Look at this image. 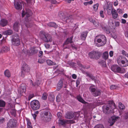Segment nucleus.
I'll return each instance as SVG.
<instances>
[{
	"mask_svg": "<svg viewBox=\"0 0 128 128\" xmlns=\"http://www.w3.org/2000/svg\"><path fill=\"white\" fill-rule=\"evenodd\" d=\"M94 42L95 43L96 42L100 43V44H96L97 46L100 47L104 45L106 43V38L103 35H98L94 39Z\"/></svg>",
	"mask_w": 128,
	"mask_h": 128,
	"instance_id": "obj_1",
	"label": "nucleus"
},
{
	"mask_svg": "<svg viewBox=\"0 0 128 128\" xmlns=\"http://www.w3.org/2000/svg\"><path fill=\"white\" fill-rule=\"evenodd\" d=\"M114 104H108L104 105L102 107L104 112L106 114H108L112 112L115 108Z\"/></svg>",
	"mask_w": 128,
	"mask_h": 128,
	"instance_id": "obj_2",
	"label": "nucleus"
},
{
	"mask_svg": "<svg viewBox=\"0 0 128 128\" xmlns=\"http://www.w3.org/2000/svg\"><path fill=\"white\" fill-rule=\"evenodd\" d=\"M30 106L34 110L38 109L40 107L39 102L37 100H34L31 102Z\"/></svg>",
	"mask_w": 128,
	"mask_h": 128,
	"instance_id": "obj_3",
	"label": "nucleus"
},
{
	"mask_svg": "<svg viewBox=\"0 0 128 128\" xmlns=\"http://www.w3.org/2000/svg\"><path fill=\"white\" fill-rule=\"evenodd\" d=\"M21 76L24 77V75L28 74L30 71V68L27 64H25L21 68Z\"/></svg>",
	"mask_w": 128,
	"mask_h": 128,
	"instance_id": "obj_4",
	"label": "nucleus"
},
{
	"mask_svg": "<svg viewBox=\"0 0 128 128\" xmlns=\"http://www.w3.org/2000/svg\"><path fill=\"white\" fill-rule=\"evenodd\" d=\"M17 121L14 119H11L7 124L8 128H15L16 126Z\"/></svg>",
	"mask_w": 128,
	"mask_h": 128,
	"instance_id": "obj_5",
	"label": "nucleus"
},
{
	"mask_svg": "<svg viewBox=\"0 0 128 128\" xmlns=\"http://www.w3.org/2000/svg\"><path fill=\"white\" fill-rule=\"evenodd\" d=\"M32 12L30 10L27 9L25 10H23L22 12V17L26 16V19L29 18L32 14Z\"/></svg>",
	"mask_w": 128,
	"mask_h": 128,
	"instance_id": "obj_6",
	"label": "nucleus"
},
{
	"mask_svg": "<svg viewBox=\"0 0 128 128\" xmlns=\"http://www.w3.org/2000/svg\"><path fill=\"white\" fill-rule=\"evenodd\" d=\"M119 118V117L116 116H111L108 120V122L110 124V126H112Z\"/></svg>",
	"mask_w": 128,
	"mask_h": 128,
	"instance_id": "obj_7",
	"label": "nucleus"
},
{
	"mask_svg": "<svg viewBox=\"0 0 128 128\" xmlns=\"http://www.w3.org/2000/svg\"><path fill=\"white\" fill-rule=\"evenodd\" d=\"M22 3L20 2L19 0H15L14 6L16 9L18 10H21L22 8Z\"/></svg>",
	"mask_w": 128,
	"mask_h": 128,
	"instance_id": "obj_8",
	"label": "nucleus"
},
{
	"mask_svg": "<svg viewBox=\"0 0 128 128\" xmlns=\"http://www.w3.org/2000/svg\"><path fill=\"white\" fill-rule=\"evenodd\" d=\"M12 44L14 46H17L19 45L20 43V40L19 37L17 36L16 38H14L12 40Z\"/></svg>",
	"mask_w": 128,
	"mask_h": 128,
	"instance_id": "obj_9",
	"label": "nucleus"
},
{
	"mask_svg": "<svg viewBox=\"0 0 128 128\" xmlns=\"http://www.w3.org/2000/svg\"><path fill=\"white\" fill-rule=\"evenodd\" d=\"M43 40L44 42H50L52 41V37L51 36L48 34H46L44 35V37L43 38Z\"/></svg>",
	"mask_w": 128,
	"mask_h": 128,
	"instance_id": "obj_10",
	"label": "nucleus"
},
{
	"mask_svg": "<svg viewBox=\"0 0 128 128\" xmlns=\"http://www.w3.org/2000/svg\"><path fill=\"white\" fill-rule=\"evenodd\" d=\"M26 90V85L24 84H22L19 88L18 91L21 94L23 93H24Z\"/></svg>",
	"mask_w": 128,
	"mask_h": 128,
	"instance_id": "obj_11",
	"label": "nucleus"
},
{
	"mask_svg": "<svg viewBox=\"0 0 128 128\" xmlns=\"http://www.w3.org/2000/svg\"><path fill=\"white\" fill-rule=\"evenodd\" d=\"M74 116V114L73 113L71 112H68L66 114L65 117L66 118L71 119L73 118Z\"/></svg>",
	"mask_w": 128,
	"mask_h": 128,
	"instance_id": "obj_12",
	"label": "nucleus"
},
{
	"mask_svg": "<svg viewBox=\"0 0 128 128\" xmlns=\"http://www.w3.org/2000/svg\"><path fill=\"white\" fill-rule=\"evenodd\" d=\"M117 61L119 64L121 62L123 66H128V61L126 59L124 60H122L121 61L118 59Z\"/></svg>",
	"mask_w": 128,
	"mask_h": 128,
	"instance_id": "obj_13",
	"label": "nucleus"
},
{
	"mask_svg": "<svg viewBox=\"0 0 128 128\" xmlns=\"http://www.w3.org/2000/svg\"><path fill=\"white\" fill-rule=\"evenodd\" d=\"M72 38H68L66 41L64 43V44H63V47L64 48V49L66 48H69V46H68L67 47H64V46L65 45H67L69 44H70L72 42Z\"/></svg>",
	"mask_w": 128,
	"mask_h": 128,
	"instance_id": "obj_14",
	"label": "nucleus"
},
{
	"mask_svg": "<svg viewBox=\"0 0 128 128\" xmlns=\"http://www.w3.org/2000/svg\"><path fill=\"white\" fill-rule=\"evenodd\" d=\"M70 122V121L69 120H61L59 121L58 124L60 125H64L66 124H68Z\"/></svg>",
	"mask_w": 128,
	"mask_h": 128,
	"instance_id": "obj_15",
	"label": "nucleus"
},
{
	"mask_svg": "<svg viewBox=\"0 0 128 128\" xmlns=\"http://www.w3.org/2000/svg\"><path fill=\"white\" fill-rule=\"evenodd\" d=\"M98 55V53L96 52H91L89 53V56L91 58H96Z\"/></svg>",
	"mask_w": 128,
	"mask_h": 128,
	"instance_id": "obj_16",
	"label": "nucleus"
},
{
	"mask_svg": "<svg viewBox=\"0 0 128 128\" xmlns=\"http://www.w3.org/2000/svg\"><path fill=\"white\" fill-rule=\"evenodd\" d=\"M111 13L112 14V17L114 18L115 19L117 18L118 16V15L116 10L114 9L112 10Z\"/></svg>",
	"mask_w": 128,
	"mask_h": 128,
	"instance_id": "obj_17",
	"label": "nucleus"
},
{
	"mask_svg": "<svg viewBox=\"0 0 128 128\" xmlns=\"http://www.w3.org/2000/svg\"><path fill=\"white\" fill-rule=\"evenodd\" d=\"M107 13L108 15L112 13V10L113 9H112V5L111 4L109 3L108 6H107Z\"/></svg>",
	"mask_w": 128,
	"mask_h": 128,
	"instance_id": "obj_18",
	"label": "nucleus"
},
{
	"mask_svg": "<svg viewBox=\"0 0 128 128\" xmlns=\"http://www.w3.org/2000/svg\"><path fill=\"white\" fill-rule=\"evenodd\" d=\"M8 23L7 20L5 19H2L0 22V25L3 27L6 26Z\"/></svg>",
	"mask_w": 128,
	"mask_h": 128,
	"instance_id": "obj_19",
	"label": "nucleus"
},
{
	"mask_svg": "<svg viewBox=\"0 0 128 128\" xmlns=\"http://www.w3.org/2000/svg\"><path fill=\"white\" fill-rule=\"evenodd\" d=\"M88 32L86 31L82 33L80 36L82 40H84L87 36Z\"/></svg>",
	"mask_w": 128,
	"mask_h": 128,
	"instance_id": "obj_20",
	"label": "nucleus"
},
{
	"mask_svg": "<svg viewBox=\"0 0 128 128\" xmlns=\"http://www.w3.org/2000/svg\"><path fill=\"white\" fill-rule=\"evenodd\" d=\"M125 72V70L122 68H120L118 66L117 70V71L116 72H118L120 73H122Z\"/></svg>",
	"mask_w": 128,
	"mask_h": 128,
	"instance_id": "obj_21",
	"label": "nucleus"
},
{
	"mask_svg": "<svg viewBox=\"0 0 128 128\" xmlns=\"http://www.w3.org/2000/svg\"><path fill=\"white\" fill-rule=\"evenodd\" d=\"M63 84L62 81L60 80L57 84V90H59L62 87Z\"/></svg>",
	"mask_w": 128,
	"mask_h": 128,
	"instance_id": "obj_22",
	"label": "nucleus"
},
{
	"mask_svg": "<svg viewBox=\"0 0 128 128\" xmlns=\"http://www.w3.org/2000/svg\"><path fill=\"white\" fill-rule=\"evenodd\" d=\"M9 50V48L7 46H4L2 47L1 50V52H6Z\"/></svg>",
	"mask_w": 128,
	"mask_h": 128,
	"instance_id": "obj_23",
	"label": "nucleus"
},
{
	"mask_svg": "<svg viewBox=\"0 0 128 128\" xmlns=\"http://www.w3.org/2000/svg\"><path fill=\"white\" fill-rule=\"evenodd\" d=\"M19 24L18 22H15L14 25V30L16 31H18L19 28Z\"/></svg>",
	"mask_w": 128,
	"mask_h": 128,
	"instance_id": "obj_24",
	"label": "nucleus"
},
{
	"mask_svg": "<svg viewBox=\"0 0 128 128\" xmlns=\"http://www.w3.org/2000/svg\"><path fill=\"white\" fill-rule=\"evenodd\" d=\"M38 51L35 50L34 48H32L30 50L28 54H33L37 52Z\"/></svg>",
	"mask_w": 128,
	"mask_h": 128,
	"instance_id": "obj_25",
	"label": "nucleus"
},
{
	"mask_svg": "<svg viewBox=\"0 0 128 128\" xmlns=\"http://www.w3.org/2000/svg\"><path fill=\"white\" fill-rule=\"evenodd\" d=\"M78 100L83 103L86 104V102L80 96H77Z\"/></svg>",
	"mask_w": 128,
	"mask_h": 128,
	"instance_id": "obj_26",
	"label": "nucleus"
},
{
	"mask_svg": "<svg viewBox=\"0 0 128 128\" xmlns=\"http://www.w3.org/2000/svg\"><path fill=\"white\" fill-rule=\"evenodd\" d=\"M12 32V31L11 30H9L3 32V34L5 35H10Z\"/></svg>",
	"mask_w": 128,
	"mask_h": 128,
	"instance_id": "obj_27",
	"label": "nucleus"
},
{
	"mask_svg": "<svg viewBox=\"0 0 128 128\" xmlns=\"http://www.w3.org/2000/svg\"><path fill=\"white\" fill-rule=\"evenodd\" d=\"M101 94L100 90H96L93 94V95L95 96H97Z\"/></svg>",
	"mask_w": 128,
	"mask_h": 128,
	"instance_id": "obj_28",
	"label": "nucleus"
},
{
	"mask_svg": "<svg viewBox=\"0 0 128 128\" xmlns=\"http://www.w3.org/2000/svg\"><path fill=\"white\" fill-rule=\"evenodd\" d=\"M118 67V66L117 65H113L111 66V69L112 71L116 72Z\"/></svg>",
	"mask_w": 128,
	"mask_h": 128,
	"instance_id": "obj_29",
	"label": "nucleus"
},
{
	"mask_svg": "<svg viewBox=\"0 0 128 128\" xmlns=\"http://www.w3.org/2000/svg\"><path fill=\"white\" fill-rule=\"evenodd\" d=\"M48 26H49L56 27L57 26L56 24L54 22H50L47 24Z\"/></svg>",
	"mask_w": 128,
	"mask_h": 128,
	"instance_id": "obj_30",
	"label": "nucleus"
},
{
	"mask_svg": "<svg viewBox=\"0 0 128 128\" xmlns=\"http://www.w3.org/2000/svg\"><path fill=\"white\" fill-rule=\"evenodd\" d=\"M30 18H28L26 19V22L25 23V25L28 28L32 26L31 25H30V24H30V22H28V20Z\"/></svg>",
	"mask_w": 128,
	"mask_h": 128,
	"instance_id": "obj_31",
	"label": "nucleus"
},
{
	"mask_svg": "<svg viewBox=\"0 0 128 128\" xmlns=\"http://www.w3.org/2000/svg\"><path fill=\"white\" fill-rule=\"evenodd\" d=\"M4 74L5 76L8 78L10 77V74L9 71L8 70H6L5 71Z\"/></svg>",
	"mask_w": 128,
	"mask_h": 128,
	"instance_id": "obj_32",
	"label": "nucleus"
},
{
	"mask_svg": "<svg viewBox=\"0 0 128 128\" xmlns=\"http://www.w3.org/2000/svg\"><path fill=\"white\" fill-rule=\"evenodd\" d=\"M60 18L61 19L63 20L65 22H68V17H66L64 16H61L60 15Z\"/></svg>",
	"mask_w": 128,
	"mask_h": 128,
	"instance_id": "obj_33",
	"label": "nucleus"
},
{
	"mask_svg": "<svg viewBox=\"0 0 128 128\" xmlns=\"http://www.w3.org/2000/svg\"><path fill=\"white\" fill-rule=\"evenodd\" d=\"M103 58L105 59H107L108 56V52H104L103 55Z\"/></svg>",
	"mask_w": 128,
	"mask_h": 128,
	"instance_id": "obj_34",
	"label": "nucleus"
},
{
	"mask_svg": "<svg viewBox=\"0 0 128 128\" xmlns=\"http://www.w3.org/2000/svg\"><path fill=\"white\" fill-rule=\"evenodd\" d=\"M95 86L94 85L91 86L89 88L90 91L92 92H94L96 91V89Z\"/></svg>",
	"mask_w": 128,
	"mask_h": 128,
	"instance_id": "obj_35",
	"label": "nucleus"
},
{
	"mask_svg": "<svg viewBox=\"0 0 128 128\" xmlns=\"http://www.w3.org/2000/svg\"><path fill=\"white\" fill-rule=\"evenodd\" d=\"M118 107L120 109L124 110L125 109V106L120 102L119 103Z\"/></svg>",
	"mask_w": 128,
	"mask_h": 128,
	"instance_id": "obj_36",
	"label": "nucleus"
},
{
	"mask_svg": "<svg viewBox=\"0 0 128 128\" xmlns=\"http://www.w3.org/2000/svg\"><path fill=\"white\" fill-rule=\"evenodd\" d=\"M46 62L47 64L49 65H52L55 64V63L49 60H46Z\"/></svg>",
	"mask_w": 128,
	"mask_h": 128,
	"instance_id": "obj_37",
	"label": "nucleus"
},
{
	"mask_svg": "<svg viewBox=\"0 0 128 128\" xmlns=\"http://www.w3.org/2000/svg\"><path fill=\"white\" fill-rule=\"evenodd\" d=\"M28 128H32L31 123L30 120H28L27 122Z\"/></svg>",
	"mask_w": 128,
	"mask_h": 128,
	"instance_id": "obj_38",
	"label": "nucleus"
},
{
	"mask_svg": "<svg viewBox=\"0 0 128 128\" xmlns=\"http://www.w3.org/2000/svg\"><path fill=\"white\" fill-rule=\"evenodd\" d=\"M30 84H32V85L33 86H34L35 85H37V86H38L40 83V82L38 81H37L35 83V85H34L32 83V80H30Z\"/></svg>",
	"mask_w": 128,
	"mask_h": 128,
	"instance_id": "obj_39",
	"label": "nucleus"
},
{
	"mask_svg": "<svg viewBox=\"0 0 128 128\" xmlns=\"http://www.w3.org/2000/svg\"><path fill=\"white\" fill-rule=\"evenodd\" d=\"M98 5V3L94 5L93 6V9L94 11H96L97 10Z\"/></svg>",
	"mask_w": 128,
	"mask_h": 128,
	"instance_id": "obj_40",
	"label": "nucleus"
},
{
	"mask_svg": "<svg viewBox=\"0 0 128 128\" xmlns=\"http://www.w3.org/2000/svg\"><path fill=\"white\" fill-rule=\"evenodd\" d=\"M5 105V103L4 101L0 100V106L1 107H4Z\"/></svg>",
	"mask_w": 128,
	"mask_h": 128,
	"instance_id": "obj_41",
	"label": "nucleus"
},
{
	"mask_svg": "<svg viewBox=\"0 0 128 128\" xmlns=\"http://www.w3.org/2000/svg\"><path fill=\"white\" fill-rule=\"evenodd\" d=\"M47 96V94L46 93L43 94L42 98L44 100H46V99Z\"/></svg>",
	"mask_w": 128,
	"mask_h": 128,
	"instance_id": "obj_42",
	"label": "nucleus"
},
{
	"mask_svg": "<svg viewBox=\"0 0 128 128\" xmlns=\"http://www.w3.org/2000/svg\"><path fill=\"white\" fill-rule=\"evenodd\" d=\"M86 75L87 76H89L90 78L92 80H94L95 77L94 76L92 75L90 73H86Z\"/></svg>",
	"mask_w": 128,
	"mask_h": 128,
	"instance_id": "obj_43",
	"label": "nucleus"
},
{
	"mask_svg": "<svg viewBox=\"0 0 128 128\" xmlns=\"http://www.w3.org/2000/svg\"><path fill=\"white\" fill-rule=\"evenodd\" d=\"M118 88V86L115 85H112L110 87V88L111 90H113L116 89Z\"/></svg>",
	"mask_w": 128,
	"mask_h": 128,
	"instance_id": "obj_44",
	"label": "nucleus"
},
{
	"mask_svg": "<svg viewBox=\"0 0 128 128\" xmlns=\"http://www.w3.org/2000/svg\"><path fill=\"white\" fill-rule=\"evenodd\" d=\"M94 128H104L103 126L101 124L96 125Z\"/></svg>",
	"mask_w": 128,
	"mask_h": 128,
	"instance_id": "obj_45",
	"label": "nucleus"
},
{
	"mask_svg": "<svg viewBox=\"0 0 128 128\" xmlns=\"http://www.w3.org/2000/svg\"><path fill=\"white\" fill-rule=\"evenodd\" d=\"M60 94H59L56 97V100L57 102H59L60 100Z\"/></svg>",
	"mask_w": 128,
	"mask_h": 128,
	"instance_id": "obj_46",
	"label": "nucleus"
},
{
	"mask_svg": "<svg viewBox=\"0 0 128 128\" xmlns=\"http://www.w3.org/2000/svg\"><path fill=\"white\" fill-rule=\"evenodd\" d=\"M122 54L125 56H126L128 57V54L126 53L125 51L124 50L122 51Z\"/></svg>",
	"mask_w": 128,
	"mask_h": 128,
	"instance_id": "obj_47",
	"label": "nucleus"
},
{
	"mask_svg": "<svg viewBox=\"0 0 128 128\" xmlns=\"http://www.w3.org/2000/svg\"><path fill=\"white\" fill-rule=\"evenodd\" d=\"M100 16L102 18H104V15L103 14V12L102 10L100 11Z\"/></svg>",
	"mask_w": 128,
	"mask_h": 128,
	"instance_id": "obj_48",
	"label": "nucleus"
},
{
	"mask_svg": "<svg viewBox=\"0 0 128 128\" xmlns=\"http://www.w3.org/2000/svg\"><path fill=\"white\" fill-rule=\"evenodd\" d=\"M92 22L93 24L96 27H98L99 25V23L95 22V21Z\"/></svg>",
	"mask_w": 128,
	"mask_h": 128,
	"instance_id": "obj_49",
	"label": "nucleus"
},
{
	"mask_svg": "<svg viewBox=\"0 0 128 128\" xmlns=\"http://www.w3.org/2000/svg\"><path fill=\"white\" fill-rule=\"evenodd\" d=\"M51 2L52 4H57V2L55 0H51Z\"/></svg>",
	"mask_w": 128,
	"mask_h": 128,
	"instance_id": "obj_50",
	"label": "nucleus"
},
{
	"mask_svg": "<svg viewBox=\"0 0 128 128\" xmlns=\"http://www.w3.org/2000/svg\"><path fill=\"white\" fill-rule=\"evenodd\" d=\"M34 96L33 94H30V95L28 97V100H30L31 98L33 97Z\"/></svg>",
	"mask_w": 128,
	"mask_h": 128,
	"instance_id": "obj_51",
	"label": "nucleus"
},
{
	"mask_svg": "<svg viewBox=\"0 0 128 128\" xmlns=\"http://www.w3.org/2000/svg\"><path fill=\"white\" fill-rule=\"evenodd\" d=\"M5 121V120L4 118H0V122L1 123H3Z\"/></svg>",
	"mask_w": 128,
	"mask_h": 128,
	"instance_id": "obj_52",
	"label": "nucleus"
},
{
	"mask_svg": "<svg viewBox=\"0 0 128 128\" xmlns=\"http://www.w3.org/2000/svg\"><path fill=\"white\" fill-rule=\"evenodd\" d=\"M38 62L39 63L42 64L44 62V60L41 59H39L38 60Z\"/></svg>",
	"mask_w": 128,
	"mask_h": 128,
	"instance_id": "obj_53",
	"label": "nucleus"
},
{
	"mask_svg": "<svg viewBox=\"0 0 128 128\" xmlns=\"http://www.w3.org/2000/svg\"><path fill=\"white\" fill-rule=\"evenodd\" d=\"M115 24L116 26H119L120 25V23L118 22H115Z\"/></svg>",
	"mask_w": 128,
	"mask_h": 128,
	"instance_id": "obj_54",
	"label": "nucleus"
},
{
	"mask_svg": "<svg viewBox=\"0 0 128 128\" xmlns=\"http://www.w3.org/2000/svg\"><path fill=\"white\" fill-rule=\"evenodd\" d=\"M43 52L42 51H40L39 52L38 56L39 57H41L43 54Z\"/></svg>",
	"mask_w": 128,
	"mask_h": 128,
	"instance_id": "obj_55",
	"label": "nucleus"
},
{
	"mask_svg": "<svg viewBox=\"0 0 128 128\" xmlns=\"http://www.w3.org/2000/svg\"><path fill=\"white\" fill-rule=\"evenodd\" d=\"M118 13L120 14H122V11L121 9H118Z\"/></svg>",
	"mask_w": 128,
	"mask_h": 128,
	"instance_id": "obj_56",
	"label": "nucleus"
},
{
	"mask_svg": "<svg viewBox=\"0 0 128 128\" xmlns=\"http://www.w3.org/2000/svg\"><path fill=\"white\" fill-rule=\"evenodd\" d=\"M72 78L74 79H76V78L77 76L75 74H73L72 76Z\"/></svg>",
	"mask_w": 128,
	"mask_h": 128,
	"instance_id": "obj_57",
	"label": "nucleus"
},
{
	"mask_svg": "<svg viewBox=\"0 0 128 128\" xmlns=\"http://www.w3.org/2000/svg\"><path fill=\"white\" fill-rule=\"evenodd\" d=\"M118 4V2L117 0H116L114 3V5L115 6H116Z\"/></svg>",
	"mask_w": 128,
	"mask_h": 128,
	"instance_id": "obj_58",
	"label": "nucleus"
},
{
	"mask_svg": "<svg viewBox=\"0 0 128 128\" xmlns=\"http://www.w3.org/2000/svg\"><path fill=\"white\" fill-rule=\"evenodd\" d=\"M57 115L58 118H60L62 116V114L60 112H58L57 114Z\"/></svg>",
	"mask_w": 128,
	"mask_h": 128,
	"instance_id": "obj_59",
	"label": "nucleus"
},
{
	"mask_svg": "<svg viewBox=\"0 0 128 128\" xmlns=\"http://www.w3.org/2000/svg\"><path fill=\"white\" fill-rule=\"evenodd\" d=\"M109 54L110 56L112 57L113 56V52L112 51H110L109 53Z\"/></svg>",
	"mask_w": 128,
	"mask_h": 128,
	"instance_id": "obj_60",
	"label": "nucleus"
},
{
	"mask_svg": "<svg viewBox=\"0 0 128 128\" xmlns=\"http://www.w3.org/2000/svg\"><path fill=\"white\" fill-rule=\"evenodd\" d=\"M80 83V81L78 80H77L76 81V87H78V86L79 85Z\"/></svg>",
	"mask_w": 128,
	"mask_h": 128,
	"instance_id": "obj_61",
	"label": "nucleus"
},
{
	"mask_svg": "<svg viewBox=\"0 0 128 128\" xmlns=\"http://www.w3.org/2000/svg\"><path fill=\"white\" fill-rule=\"evenodd\" d=\"M32 115L33 117V118L34 120H35L37 116V115L35 114H32Z\"/></svg>",
	"mask_w": 128,
	"mask_h": 128,
	"instance_id": "obj_62",
	"label": "nucleus"
},
{
	"mask_svg": "<svg viewBox=\"0 0 128 128\" xmlns=\"http://www.w3.org/2000/svg\"><path fill=\"white\" fill-rule=\"evenodd\" d=\"M122 23L123 24H125L126 22V20H125L123 19H122Z\"/></svg>",
	"mask_w": 128,
	"mask_h": 128,
	"instance_id": "obj_63",
	"label": "nucleus"
},
{
	"mask_svg": "<svg viewBox=\"0 0 128 128\" xmlns=\"http://www.w3.org/2000/svg\"><path fill=\"white\" fill-rule=\"evenodd\" d=\"M123 17L125 18H126L128 17V14H124L123 16Z\"/></svg>",
	"mask_w": 128,
	"mask_h": 128,
	"instance_id": "obj_64",
	"label": "nucleus"
}]
</instances>
